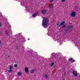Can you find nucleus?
<instances>
[{
	"label": "nucleus",
	"mask_w": 80,
	"mask_h": 80,
	"mask_svg": "<svg viewBox=\"0 0 80 80\" xmlns=\"http://www.w3.org/2000/svg\"><path fill=\"white\" fill-rule=\"evenodd\" d=\"M42 22V25L43 27L44 28H47L49 23V19L47 18H44L43 19Z\"/></svg>",
	"instance_id": "nucleus-1"
},
{
	"label": "nucleus",
	"mask_w": 80,
	"mask_h": 80,
	"mask_svg": "<svg viewBox=\"0 0 80 80\" xmlns=\"http://www.w3.org/2000/svg\"><path fill=\"white\" fill-rule=\"evenodd\" d=\"M72 73L75 77H77L78 76V73H77V71H74L72 72Z\"/></svg>",
	"instance_id": "nucleus-2"
},
{
	"label": "nucleus",
	"mask_w": 80,
	"mask_h": 80,
	"mask_svg": "<svg viewBox=\"0 0 80 80\" xmlns=\"http://www.w3.org/2000/svg\"><path fill=\"white\" fill-rule=\"evenodd\" d=\"M76 15V12H72L71 13V16L72 17H75Z\"/></svg>",
	"instance_id": "nucleus-3"
},
{
	"label": "nucleus",
	"mask_w": 80,
	"mask_h": 80,
	"mask_svg": "<svg viewBox=\"0 0 80 80\" xmlns=\"http://www.w3.org/2000/svg\"><path fill=\"white\" fill-rule=\"evenodd\" d=\"M38 12H37L34 13L33 15V17H37L38 15Z\"/></svg>",
	"instance_id": "nucleus-4"
},
{
	"label": "nucleus",
	"mask_w": 80,
	"mask_h": 80,
	"mask_svg": "<svg viewBox=\"0 0 80 80\" xmlns=\"http://www.w3.org/2000/svg\"><path fill=\"white\" fill-rule=\"evenodd\" d=\"M67 28L70 30H72L73 28V26H68L67 27Z\"/></svg>",
	"instance_id": "nucleus-5"
},
{
	"label": "nucleus",
	"mask_w": 80,
	"mask_h": 80,
	"mask_svg": "<svg viewBox=\"0 0 80 80\" xmlns=\"http://www.w3.org/2000/svg\"><path fill=\"white\" fill-rule=\"evenodd\" d=\"M24 70L26 73L28 72V67H26L24 68Z\"/></svg>",
	"instance_id": "nucleus-6"
},
{
	"label": "nucleus",
	"mask_w": 80,
	"mask_h": 80,
	"mask_svg": "<svg viewBox=\"0 0 80 80\" xmlns=\"http://www.w3.org/2000/svg\"><path fill=\"white\" fill-rule=\"evenodd\" d=\"M35 72V70L34 69H32L30 71V72L31 74H33L34 73V72Z\"/></svg>",
	"instance_id": "nucleus-7"
},
{
	"label": "nucleus",
	"mask_w": 80,
	"mask_h": 80,
	"mask_svg": "<svg viewBox=\"0 0 80 80\" xmlns=\"http://www.w3.org/2000/svg\"><path fill=\"white\" fill-rule=\"evenodd\" d=\"M64 23H65V22L64 21H62L60 24V25L61 26H62V25H63V24H64Z\"/></svg>",
	"instance_id": "nucleus-8"
},
{
	"label": "nucleus",
	"mask_w": 80,
	"mask_h": 80,
	"mask_svg": "<svg viewBox=\"0 0 80 80\" xmlns=\"http://www.w3.org/2000/svg\"><path fill=\"white\" fill-rule=\"evenodd\" d=\"M17 75L18 76H21L22 75V73L21 72H18L17 73Z\"/></svg>",
	"instance_id": "nucleus-9"
},
{
	"label": "nucleus",
	"mask_w": 80,
	"mask_h": 80,
	"mask_svg": "<svg viewBox=\"0 0 80 80\" xmlns=\"http://www.w3.org/2000/svg\"><path fill=\"white\" fill-rule=\"evenodd\" d=\"M46 10H43L42 11V13L43 14H45V13H46Z\"/></svg>",
	"instance_id": "nucleus-10"
},
{
	"label": "nucleus",
	"mask_w": 80,
	"mask_h": 80,
	"mask_svg": "<svg viewBox=\"0 0 80 80\" xmlns=\"http://www.w3.org/2000/svg\"><path fill=\"white\" fill-rule=\"evenodd\" d=\"M44 78H48V76L47 74H45L44 76Z\"/></svg>",
	"instance_id": "nucleus-11"
},
{
	"label": "nucleus",
	"mask_w": 80,
	"mask_h": 80,
	"mask_svg": "<svg viewBox=\"0 0 80 80\" xmlns=\"http://www.w3.org/2000/svg\"><path fill=\"white\" fill-rule=\"evenodd\" d=\"M70 61L71 62H75V60H73V59L71 58L69 59Z\"/></svg>",
	"instance_id": "nucleus-12"
},
{
	"label": "nucleus",
	"mask_w": 80,
	"mask_h": 80,
	"mask_svg": "<svg viewBox=\"0 0 80 80\" xmlns=\"http://www.w3.org/2000/svg\"><path fill=\"white\" fill-rule=\"evenodd\" d=\"M49 6H50V8H53V4H50V5H49Z\"/></svg>",
	"instance_id": "nucleus-13"
},
{
	"label": "nucleus",
	"mask_w": 80,
	"mask_h": 80,
	"mask_svg": "<svg viewBox=\"0 0 80 80\" xmlns=\"http://www.w3.org/2000/svg\"><path fill=\"white\" fill-rule=\"evenodd\" d=\"M13 67L12 66H10L9 67V70H13Z\"/></svg>",
	"instance_id": "nucleus-14"
},
{
	"label": "nucleus",
	"mask_w": 80,
	"mask_h": 80,
	"mask_svg": "<svg viewBox=\"0 0 80 80\" xmlns=\"http://www.w3.org/2000/svg\"><path fill=\"white\" fill-rule=\"evenodd\" d=\"M57 26V27H60V23H58Z\"/></svg>",
	"instance_id": "nucleus-15"
},
{
	"label": "nucleus",
	"mask_w": 80,
	"mask_h": 80,
	"mask_svg": "<svg viewBox=\"0 0 80 80\" xmlns=\"http://www.w3.org/2000/svg\"><path fill=\"white\" fill-rule=\"evenodd\" d=\"M66 27V25H64L62 26V28H65Z\"/></svg>",
	"instance_id": "nucleus-16"
},
{
	"label": "nucleus",
	"mask_w": 80,
	"mask_h": 80,
	"mask_svg": "<svg viewBox=\"0 0 80 80\" xmlns=\"http://www.w3.org/2000/svg\"><path fill=\"white\" fill-rule=\"evenodd\" d=\"M14 67H18V65L17 64H15L14 65Z\"/></svg>",
	"instance_id": "nucleus-17"
},
{
	"label": "nucleus",
	"mask_w": 80,
	"mask_h": 80,
	"mask_svg": "<svg viewBox=\"0 0 80 80\" xmlns=\"http://www.w3.org/2000/svg\"><path fill=\"white\" fill-rule=\"evenodd\" d=\"M53 65H54V63H52L51 64V67H52V66H53Z\"/></svg>",
	"instance_id": "nucleus-18"
},
{
	"label": "nucleus",
	"mask_w": 80,
	"mask_h": 80,
	"mask_svg": "<svg viewBox=\"0 0 80 80\" xmlns=\"http://www.w3.org/2000/svg\"><path fill=\"white\" fill-rule=\"evenodd\" d=\"M12 71V70H11L10 69H9L8 71V72H11Z\"/></svg>",
	"instance_id": "nucleus-19"
},
{
	"label": "nucleus",
	"mask_w": 80,
	"mask_h": 80,
	"mask_svg": "<svg viewBox=\"0 0 80 80\" xmlns=\"http://www.w3.org/2000/svg\"><path fill=\"white\" fill-rule=\"evenodd\" d=\"M54 0H51L50 1V2H53V1H54Z\"/></svg>",
	"instance_id": "nucleus-20"
},
{
	"label": "nucleus",
	"mask_w": 80,
	"mask_h": 80,
	"mask_svg": "<svg viewBox=\"0 0 80 80\" xmlns=\"http://www.w3.org/2000/svg\"><path fill=\"white\" fill-rule=\"evenodd\" d=\"M62 2H65V0H61Z\"/></svg>",
	"instance_id": "nucleus-21"
},
{
	"label": "nucleus",
	"mask_w": 80,
	"mask_h": 80,
	"mask_svg": "<svg viewBox=\"0 0 80 80\" xmlns=\"http://www.w3.org/2000/svg\"><path fill=\"white\" fill-rule=\"evenodd\" d=\"M2 26V23H0V27H1Z\"/></svg>",
	"instance_id": "nucleus-22"
},
{
	"label": "nucleus",
	"mask_w": 80,
	"mask_h": 80,
	"mask_svg": "<svg viewBox=\"0 0 80 80\" xmlns=\"http://www.w3.org/2000/svg\"><path fill=\"white\" fill-rule=\"evenodd\" d=\"M2 43V41L0 40V45L1 44V43Z\"/></svg>",
	"instance_id": "nucleus-23"
},
{
	"label": "nucleus",
	"mask_w": 80,
	"mask_h": 80,
	"mask_svg": "<svg viewBox=\"0 0 80 80\" xmlns=\"http://www.w3.org/2000/svg\"><path fill=\"white\" fill-rule=\"evenodd\" d=\"M52 56H53V55H52Z\"/></svg>",
	"instance_id": "nucleus-24"
}]
</instances>
